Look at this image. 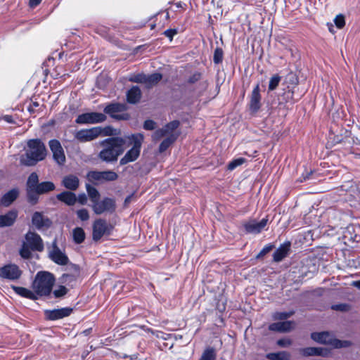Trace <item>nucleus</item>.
<instances>
[{
  "label": "nucleus",
  "instance_id": "26",
  "mask_svg": "<svg viewBox=\"0 0 360 360\" xmlns=\"http://www.w3.org/2000/svg\"><path fill=\"white\" fill-rule=\"evenodd\" d=\"M141 90L136 86L131 87L127 93V100L129 103L135 104L138 103L141 99Z\"/></svg>",
  "mask_w": 360,
  "mask_h": 360
},
{
  "label": "nucleus",
  "instance_id": "25",
  "mask_svg": "<svg viewBox=\"0 0 360 360\" xmlns=\"http://www.w3.org/2000/svg\"><path fill=\"white\" fill-rule=\"evenodd\" d=\"M57 199L63 202L68 205H73L77 201V197L75 193L70 191H63L56 196Z\"/></svg>",
  "mask_w": 360,
  "mask_h": 360
},
{
  "label": "nucleus",
  "instance_id": "7",
  "mask_svg": "<svg viewBox=\"0 0 360 360\" xmlns=\"http://www.w3.org/2000/svg\"><path fill=\"white\" fill-rule=\"evenodd\" d=\"M112 227L103 219H96L93 224L92 238L94 241L99 240L103 236L110 235Z\"/></svg>",
  "mask_w": 360,
  "mask_h": 360
},
{
  "label": "nucleus",
  "instance_id": "32",
  "mask_svg": "<svg viewBox=\"0 0 360 360\" xmlns=\"http://www.w3.org/2000/svg\"><path fill=\"white\" fill-rule=\"evenodd\" d=\"M217 351L214 347H208L202 352L199 360H216Z\"/></svg>",
  "mask_w": 360,
  "mask_h": 360
},
{
  "label": "nucleus",
  "instance_id": "12",
  "mask_svg": "<svg viewBox=\"0 0 360 360\" xmlns=\"http://www.w3.org/2000/svg\"><path fill=\"white\" fill-rule=\"evenodd\" d=\"M49 146L53 153V160L59 165H63L65 162L66 159L64 150L60 141L56 139L50 140Z\"/></svg>",
  "mask_w": 360,
  "mask_h": 360
},
{
  "label": "nucleus",
  "instance_id": "59",
  "mask_svg": "<svg viewBox=\"0 0 360 360\" xmlns=\"http://www.w3.org/2000/svg\"><path fill=\"white\" fill-rule=\"evenodd\" d=\"M41 0H30V6L32 8H34L41 3Z\"/></svg>",
  "mask_w": 360,
  "mask_h": 360
},
{
  "label": "nucleus",
  "instance_id": "15",
  "mask_svg": "<svg viewBox=\"0 0 360 360\" xmlns=\"http://www.w3.org/2000/svg\"><path fill=\"white\" fill-rule=\"evenodd\" d=\"M127 110V105L124 103H110L105 106L104 112L109 115L110 117L117 120L127 119L128 115H120L117 113L124 112Z\"/></svg>",
  "mask_w": 360,
  "mask_h": 360
},
{
  "label": "nucleus",
  "instance_id": "60",
  "mask_svg": "<svg viewBox=\"0 0 360 360\" xmlns=\"http://www.w3.org/2000/svg\"><path fill=\"white\" fill-rule=\"evenodd\" d=\"M3 119L8 123H13L14 122L13 117L11 115H5L3 117Z\"/></svg>",
  "mask_w": 360,
  "mask_h": 360
},
{
  "label": "nucleus",
  "instance_id": "42",
  "mask_svg": "<svg viewBox=\"0 0 360 360\" xmlns=\"http://www.w3.org/2000/svg\"><path fill=\"white\" fill-rule=\"evenodd\" d=\"M293 314L292 311L290 312H276L274 314L273 319L274 320H285Z\"/></svg>",
  "mask_w": 360,
  "mask_h": 360
},
{
  "label": "nucleus",
  "instance_id": "29",
  "mask_svg": "<svg viewBox=\"0 0 360 360\" xmlns=\"http://www.w3.org/2000/svg\"><path fill=\"white\" fill-rule=\"evenodd\" d=\"M99 129L98 137L99 136H117L120 134V130L115 129L110 126H107L105 127H96Z\"/></svg>",
  "mask_w": 360,
  "mask_h": 360
},
{
  "label": "nucleus",
  "instance_id": "22",
  "mask_svg": "<svg viewBox=\"0 0 360 360\" xmlns=\"http://www.w3.org/2000/svg\"><path fill=\"white\" fill-rule=\"evenodd\" d=\"M294 323L292 321H283L274 323L269 325V329L271 331L285 333L291 330Z\"/></svg>",
  "mask_w": 360,
  "mask_h": 360
},
{
  "label": "nucleus",
  "instance_id": "40",
  "mask_svg": "<svg viewBox=\"0 0 360 360\" xmlns=\"http://www.w3.org/2000/svg\"><path fill=\"white\" fill-rule=\"evenodd\" d=\"M31 250L30 248L24 243L20 250V255L24 259H29L32 256Z\"/></svg>",
  "mask_w": 360,
  "mask_h": 360
},
{
  "label": "nucleus",
  "instance_id": "16",
  "mask_svg": "<svg viewBox=\"0 0 360 360\" xmlns=\"http://www.w3.org/2000/svg\"><path fill=\"white\" fill-rule=\"evenodd\" d=\"M55 188L56 187H55L54 184L51 181L41 182V183L39 184L38 186L36 188V189L34 191L33 198H34L35 199L30 198V200L28 201L30 203L34 205L38 201V195H39L44 194L49 191H52L55 189Z\"/></svg>",
  "mask_w": 360,
  "mask_h": 360
},
{
  "label": "nucleus",
  "instance_id": "8",
  "mask_svg": "<svg viewBox=\"0 0 360 360\" xmlns=\"http://www.w3.org/2000/svg\"><path fill=\"white\" fill-rule=\"evenodd\" d=\"M95 214H102L104 212L112 213L116 209L115 201L112 198H105L102 200H97L91 205Z\"/></svg>",
  "mask_w": 360,
  "mask_h": 360
},
{
  "label": "nucleus",
  "instance_id": "41",
  "mask_svg": "<svg viewBox=\"0 0 360 360\" xmlns=\"http://www.w3.org/2000/svg\"><path fill=\"white\" fill-rule=\"evenodd\" d=\"M245 162V159L243 158H239L235 160H233L231 162H230L227 166L228 169L229 170H233L237 167L243 165Z\"/></svg>",
  "mask_w": 360,
  "mask_h": 360
},
{
  "label": "nucleus",
  "instance_id": "53",
  "mask_svg": "<svg viewBox=\"0 0 360 360\" xmlns=\"http://www.w3.org/2000/svg\"><path fill=\"white\" fill-rule=\"evenodd\" d=\"M155 122L153 120H146L143 124V128L146 130H153L155 128Z\"/></svg>",
  "mask_w": 360,
  "mask_h": 360
},
{
  "label": "nucleus",
  "instance_id": "36",
  "mask_svg": "<svg viewBox=\"0 0 360 360\" xmlns=\"http://www.w3.org/2000/svg\"><path fill=\"white\" fill-rule=\"evenodd\" d=\"M73 239L77 243H82L85 239V233L82 228L77 227L73 230Z\"/></svg>",
  "mask_w": 360,
  "mask_h": 360
},
{
  "label": "nucleus",
  "instance_id": "19",
  "mask_svg": "<svg viewBox=\"0 0 360 360\" xmlns=\"http://www.w3.org/2000/svg\"><path fill=\"white\" fill-rule=\"evenodd\" d=\"M32 224L38 229L44 227H49L51 225V221L47 217H45L42 213L35 212L32 218Z\"/></svg>",
  "mask_w": 360,
  "mask_h": 360
},
{
  "label": "nucleus",
  "instance_id": "10",
  "mask_svg": "<svg viewBox=\"0 0 360 360\" xmlns=\"http://www.w3.org/2000/svg\"><path fill=\"white\" fill-rule=\"evenodd\" d=\"M22 271L15 264H8L0 267V278L9 281H16L22 275Z\"/></svg>",
  "mask_w": 360,
  "mask_h": 360
},
{
  "label": "nucleus",
  "instance_id": "35",
  "mask_svg": "<svg viewBox=\"0 0 360 360\" xmlns=\"http://www.w3.org/2000/svg\"><path fill=\"white\" fill-rule=\"evenodd\" d=\"M86 187L88 195L89 196L92 204L98 200L100 198V194L97 189L89 184H86Z\"/></svg>",
  "mask_w": 360,
  "mask_h": 360
},
{
  "label": "nucleus",
  "instance_id": "47",
  "mask_svg": "<svg viewBox=\"0 0 360 360\" xmlns=\"http://www.w3.org/2000/svg\"><path fill=\"white\" fill-rule=\"evenodd\" d=\"M165 136H168V134L167 133L166 129H165V128L163 127L160 129L155 131L153 135V138L154 140H159Z\"/></svg>",
  "mask_w": 360,
  "mask_h": 360
},
{
  "label": "nucleus",
  "instance_id": "6",
  "mask_svg": "<svg viewBox=\"0 0 360 360\" xmlns=\"http://www.w3.org/2000/svg\"><path fill=\"white\" fill-rule=\"evenodd\" d=\"M49 257L54 263L64 266L68 264L69 259L64 252L57 245V240L55 238L51 247L48 248Z\"/></svg>",
  "mask_w": 360,
  "mask_h": 360
},
{
  "label": "nucleus",
  "instance_id": "9",
  "mask_svg": "<svg viewBox=\"0 0 360 360\" xmlns=\"http://www.w3.org/2000/svg\"><path fill=\"white\" fill-rule=\"evenodd\" d=\"M106 120V116L101 112H91L81 114L75 120L79 124L101 123Z\"/></svg>",
  "mask_w": 360,
  "mask_h": 360
},
{
  "label": "nucleus",
  "instance_id": "4",
  "mask_svg": "<svg viewBox=\"0 0 360 360\" xmlns=\"http://www.w3.org/2000/svg\"><path fill=\"white\" fill-rule=\"evenodd\" d=\"M55 283L53 275L48 271H39L32 283V289L37 295H49Z\"/></svg>",
  "mask_w": 360,
  "mask_h": 360
},
{
  "label": "nucleus",
  "instance_id": "14",
  "mask_svg": "<svg viewBox=\"0 0 360 360\" xmlns=\"http://www.w3.org/2000/svg\"><path fill=\"white\" fill-rule=\"evenodd\" d=\"M268 223L267 218H263L257 221L255 219H251L243 224L244 229L248 233L258 234L266 226Z\"/></svg>",
  "mask_w": 360,
  "mask_h": 360
},
{
  "label": "nucleus",
  "instance_id": "18",
  "mask_svg": "<svg viewBox=\"0 0 360 360\" xmlns=\"http://www.w3.org/2000/svg\"><path fill=\"white\" fill-rule=\"evenodd\" d=\"M249 106L250 110L254 112H257L261 107V95L259 84L255 86L252 91Z\"/></svg>",
  "mask_w": 360,
  "mask_h": 360
},
{
  "label": "nucleus",
  "instance_id": "23",
  "mask_svg": "<svg viewBox=\"0 0 360 360\" xmlns=\"http://www.w3.org/2000/svg\"><path fill=\"white\" fill-rule=\"evenodd\" d=\"M62 184L67 189L75 191L79 186V180L75 175L70 174L63 179Z\"/></svg>",
  "mask_w": 360,
  "mask_h": 360
},
{
  "label": "nucleus",
  "instance_id": "1",
  "mask_svg": "<svg viewBox=\"0 0 360 360\" xmlns=\"http://www.w3.org/2000/svg\"><path fill=\"white\" fill-rule=\"evenodd\" d=\"M127 139L123 137L108 138L100 142L103 148L98 153V158L105 162H113L125 150Z\"/></svg>",
  "mask_w": 360,
  "mask_h": 360
},
{
  "label": "nucleus",
  "instance_id": "48",
  "mask_svg": "<svg viewBox=\"0 0 360 360\" xmlns=\"http://www.w3.org/2000/svg\"><path fill=\"white\" fill-rule=\"evenodd\" d=\"M27 110L30 113H36L40 110V105L37 101L32 102L27 107Z\"/></svg>",
  "mask_w": 360,
  "mask_h": 360
},
{
  "label": "nucleus",
  "instance_id": "46",
  "mask_svg": "<svg viewBox=\"0 0 360 360\" xmlns=\"http://www.w3.org/2000/svg\"><path fill=\"white\" fill-rule=\"evenodd\" d=\"M77 215L82 221H86L89 219V214L86 209H81L77 212Z\"/></svg>",
  "mask_w": 360,
  "mask_h": 360
},
{
  "label": "nucleus",
  "instance_id": "11",
  "mask_svg": "<svg viewBox=\"0 0 360 360\" xmlns=\"http://www.w3.org/2000/svg\"><path fill=\"white\" fill-rule=\"evenodd\" d=\"M99 129L96 127L90 129H83L75 132V138L79 142L92 141L98 138Z\"/></svg>",
  "mask_w": 360,
  "mask_h": 360
},
{
  "label": "nucleus",
  "instance_id": "50",
  "mask_svg": "<svg viewBox=\"0 0 360 360\" xmlns=\"http://www.w3.org/2000/svg\"><path fill=\"white\" fill-rule=\"evenodd\" d=\"M68 292L67 288L65 286H60L58 289L53 291V295L56 297H60L65 295Z\"/></svg>",
  "mask_w": 360,
  "mask_h": 360
},
{
  "label": "nucleus",
  "instance_id": "57",
  "mask_svg": "<svg viewBox=\"0 0 360 360\" xmlns=\"http://www.w3.org/2000/svg\"><path fill=\"white\" fill-rule=\"evenodd\" d=\"M77 200H78L80 204L84 205L87 202V197L85 193H82L78 195Z\"/></svg>",
  "mask_w": 360,
  "mask_h": 360
},
{
  "label": "nucleus",
  "instance_id": "17",
  "mask_svg": "<svg viewBox=\"0 0 360 360\" xmlns=\"http://www.w3.org/2000/svg\"><path fill=\"white\" fill-rule=\"evenodd\" d=\"M72 311V308L65 307L53 310H46L45 315L47 319L54 321L70 316Z\"/></svg>",
  "mask_w": 360,
  "mask_h": 360
},
{
  "label": "nucleus",
  "instance_id": "61",
  "mask_svg": "<svg viewBox=\"0 0 360 360\" xmlns=\"http://www.w3.org/2000/svg\"><path fill=\"white\" fill-rule=\"evenodd\" d=\"M353 285L357 287L358 288H360V281H354Z\"/></svg>",
  "mask_w": 360,
  "mask_h": 360
},
{
  "label": "nucleus",
  "instance_id": "56",
  "mask_svg": "<svg viewBox=\"0 0 360 360\" xmlns=\"http://www.w3.org/2000/svg\"><path fill=\"white\" fill-rule=\"evenodd\" d=\"M177 33L176 30L169 29L165 31L164 34L166 37H169L171 40L173 37Z\"/></svg>",
  "mask_w": 360,
  "mask_h": 360
},
{
  "label": "nucleus",
  "instance_id": "3",
  "mask_svg": "<svg viewBox=\"0 0 360 360\" xmlns=\"http://www.w3.org/2000/svg\"><path fill=\"white\" fill-rule=\"evenodd\" d=\"M123 138L127 139L125 147L130 146L132 147L120 159V164L121 165L134 162L139 158L144 137L141 134H135Z\"/></svg>",
  "mask_w": 360,
  "mask_h": 360
},
{
  "label": "nucleus",
  "instance_id": "54",
  "mask_svg": "<svg viewBox=\"0 0 360 360\" xmlns=\"http://www.w3.org/2000/svg\"><path fill=\"white\" fill-rule=\"evenodd\" d=\"M292 344V341L290 339L283 338L280 339L277 341V345L281 347H287Z\"/></svg>",
  "mask_w": 360,
  "mask_h": 360
},
{
  "label": "nucleus",
  "instance_id": "28",
  "mask_svg": "<svg viewBox=\"0 0 360 360\" xmlns=\"http://www.w3.org/2000/svg\"><path fill=\"white\" fill-rule=\"evenodd\" d=\"M12 288L13 290L19 295L29 298L31 300H36L37 296L34 291H32L27 288H23V287H18V286H13Z\"/></svg>",
  "mask_w": 360,
  "mask_h": 360
},
{
  "label": "nucleus",
  "instance_id": "2",
  "mask_svg": "<svg viewBox=\"0 0 360 360\" xmlns=\"http://www.w3.org/2000/svg\"><path fill=\"white\" fill-rule=\"evenodd\" d=\"M46 148L44 143L38 139H30L27 143L25 153L20 157V163L25 166L35 165L45 159Z\"/></svg>",
  "mask_w": 360,
  "mask_h": 360
},
{
  "label": "nucleus",
  "instance_id": "39",
  "mask_svg": "<svg viewBox=\"0 0 360 360\" xmlns=\"http://www.w3.org/2000/svg\"><path fill=\"white\" fill-rule=\"evenodd\" d=\"M118 178L117 173L112 171L102 172V180L115 181Z\"/></svg>",
  "mask_w": 360,
  "mask_h": 360
},
{
  "label": "nucleus",
  "instance_id": "30",
  "mask_svg": "<svg viewBox=\"0 0 360 360\" xmlns=\"http://www.w3.org/2000/svg\"><path fill=\"white\" fill-rule=\"evenodd\" d=\"M266 357L269 360H290V354L285 351L269 353Z\"/></svg>",
  "mask_w": 360,
  "mask_h": 360
},
{
  "label": "nucleus",
  "instance_id": "5",
  "mask_svg": "<svg viewBox=\"0 0 360 360\" xmlns=\"http://www.w3.org/2000/svg\"><path fill=\"white\" fill-rule=\"evenodd\" d=\"M311 338L313 340L325 345H330L335 348L347 347L350 345L349 341H342L333 338V336L328 332L312 333Z\"/></svg>",
  "mask_w": 360,
  "mask_h": 360
},
{
  "label": "nucleus",
  "instance_id": "38",
  "mask_svg": "<svg viewBox=\"0 0 360 360\" xmlns=\"http://www.w3.org/2000/svg\"><path fill=\"white\" fill-rule=\"evenodd\" d=\"M179 124L180 123L179 121L174 120L168 123L167 125L164 127L165 129H166V131L168 134V136H169L170 134H174V131L178 128Z\"/></svg>",
  "mask_w": 360,
  "mask_h": 360
},
{
  "label": "nucleus",
  "instance_id": "33",
  "mask_svg": "<svg viewBox=\"0 0 360 360\" xmlns=\"http://www.w3.org/2000/svg\"><path fill=\"white\" fill-rule=\"evenodd\" d=\"M176 135L170 134L165 139L159 146V151L160 153L165 152L176 139Z\"/></svg>",
  "mask_w": 360,
  "mask_h": 360
},
{
  "label": "nucleus",
  "instance_id": "31",
  "mask_svg": "<svg viewBox=\"0 0 360 360\" xmlns=\"http://www.w3.org/2000/svg\"><path fill=\"white\" fill-rule=\"evenodd\" d=\"M300 353L303 356H325L323 353V349L321 348L318 347H307L300 349Z\"/></svg>",
  "mask_w": 360,
  "mask_h": 360
},
{
  "label": "nucleus",
  "instance_id": "58",
  "mask_svg": "<svg viewBox=\"0 0 360 360\" xmlns=\"http://www.w3.org/2000/svg\"><path fill=\"white\" fill-rule=\"evenodd\" d=\"M284 96L286 97V101L287 102L290 101V100H292L291 101L292 103L295 102V100L292 98V96H293V91H288L285 92Z\"/></svg>",
  "mask_w": 360,
  "mask_h": 360
},
{
  "label": "nucleus",
  "instance_id": "62",
  "mask_svg": "<svg viewBox=\"0 0 360 360\" xmlns=\"http://www.w3.org/2000/svg\"><path fill=\"white\" fill-rule=\"evenodd\" d=\"M130 198H131V197H130V196L127 197V198L125 199V203H127V202H129Z\"/></svg>",
  "mask_w": 360,
  "mask_h": 360
},
{
  "label": "nucleus",
  "instance_id": "21",
  "mask_svg": "<svg viewBox=\"0 0 360 360\" xmlns=\"http://www.w3.org/2000/svg\"><path fill=\"white\" fill-rule=\"evenodd\" d=\"M18 217V212L15 210H10L5 214L0 215V228L11 226L14 224Z\"/></svg>",
  "mask_w": 360,
  "mask_h": 360
},
{
  "label": "nucleus",
  "instance_id": "44",
  "mask_svg": "<svg viewBox=\"0 0 360 360\" xmlns=\"http://www.w3.org/2000/svg\"><path fill=\"white\" fill-rule=\"evenodd\" d=\"M146 75L144 74H138L129 78V81L136 83L146 84Z\"/></svg>",
  "mask_w": 360,
  "mask_h": 360
},
{
  "label": "nucleus",
  "instance_id": "13",
  "mask_svg": "<svg viewBox=\"0 0 360 360\" xmlns=\"http://www.w3.org/2000/svg\"><path fill=\"white\" fill-rule=\"evenodd\" d=\"M25 243L32 251L41 252L44 250V243L41 238L34 232L28 231L26 233Z\"/></svg>",
  "mask_w": 360,
  "mask_h": 360
},
{
  "label": "nucleus",
  "instance_id": "45",
  "mask_svg": "<svg viewBox=\"0 0 360 360\" xmlns=\"http://www.w3.org/2000/svg\"><path fill=\"white\" fill-rule=\"evenodd\" d=\"M336 27L339 29L342 28L345 25V17L343 15H338L334 19Z\"/></svg>",
  "mask_w": 360,
  "mask_h": 360
},
{
  "label": "nucleus",
  "instance_id": "43",
  "mask_svg": "<svg viewBox=\"0 0 360 360\" xmlns=\"http://www.w3.org/2000/svg\"><path fill=\"white\" fill-rule=\"evenodd\" d=\"M223 60V51L220 48H217L214 50L213 60L216 64L220 63Z\"/></svg>",
  "mask_w": 360,
  "mask_h": 360
},
{
  "label": "nucleus",
  "instance_id": "34",
  "mask_svg": "<svg viewBox=\"0 0 360 360\" xmlns=\"http://www.w3.org/2000/svg\"><path fill=\"white\" fill-rule=\"evenodd\" d=\"M162 78L160 73H154L150 75H146V85L150 88L157 84Z\"/></svg>",
  "mask_w": 360,
  "mask_h": 360
},
{
  "label": "nucleus",
  "instance_id": "52",
  "mask_svg": "<svg viewBox=\"0 0 360 360\" xmlns=\"http://www.w3.org/2000/svg\"><path fill=\"white\" fill-rule=\"evenodd\" d=\"M331 309L335 311H345L349 309V305L346 304H339L332 305Z\"/></svg>",
  "mask_w": 360,
  "mask_h": 360
},
{
  "label": "nucleus",
  "instance_id": "27",
  "mask_svg": "<svg viewBox=\"0 0 360 360\" xmlns=\"http://www.w3.org/2000/svg\"><path fill=\"white\" fill-rule=\"evenodd\" d=\"M18 196V191L12 189L5 193L1 198V204L5 207L9 206Z\"/></svg>",
  "mask_w": 360,
  "mask_h": 360
},
{
  "label": "nucleus",
  "instance_id": "37",
  "mask_svg": "<svg viewBox=\"0 0 360 360\" xmlns=\"http://www.w3.org/2000/svg\"><path fill=\"white\" fill-rule=\"evenodd\" d=\"M281 77L278 75H273L270 80L269 84V90L273 91L278 86L280 82H281Z\"/></svg>",
  "mask_w": 360,
  "mask_h": 360
},
{
  "label": "nucleus",
  "instance_id": "24",
  "mask_svg": "<svg viewBox=\"0 0 360 360\" xmlns=\"http://www.w3.org/2000/svg\"><path fill=\"white\" fill-rule=\"evenodd\" d=\"M290 250V243L283 244L274 252L273 259L276 262L282 261L285 257H287Z\"/></svg>",
  "mask_w": 360,
  "mask_h": 360
},
{
  "label": "nucleus",
  "instance_id": "20",
  "mask_svg": "<svg viewBox=\"0 0 360 360\" xmlns=\"http://www.w3.org/2000/svg\"><path fill=\"white\" fill-rule=\"evenodd\" d=\"M39 177L37 173L32 172L28 177L27 181V196L28 200L30 198H33L34 193L36 189V188L39 185Z\"/></svg>",
  "mask_w": 360,
  "mask_h": 360
},
{
  "label": "nucleus",
  "instance_id": "51",
  "mask_svg": "<svg viewBox=\"0 0 360 360\" xmlns=\"http://www.w3.org/2000/svg\"><path fill=\"white\" fill-rule=\"evenodd\" d=\"M274 248V245L271 244L266 245L264 246L262 250L259 252V253L257 255V257L259 258L269 252Z\"/></svg>",
  "mask_w": 360,
  "mask_h": 360
},
{
  "label": "nucleus",
  "instance_id": "49",
  "mask_svg": "<svg viewBox=\"0 0 360 360\" xmlns=\"http://www.w3.org/2000/svg\"><path fill=\"white\" fill-rule=\"evenodd\" d=\"M87 176L90 180L101 181L102 180V172H90Z\"/></svg>",
  "mask_w": 360,
  "mask_h": 360
},
{
  "label": "nucleus",
  "instance_id": "63",
  "mask_svg": "<svg viewBox=\"0 0 360 360\" xmlns=\"http://www.w3.org/2000/svg\"><path fill=\"white\" fill-rule=\"evenodd\" d=\"M309 175H310V174H308L307 176L304 177V179L306 180V179H309Z\"/></svg>",
  "mask_w": 360,
  "mask_h": 360
},
{
  "label": "nucleus",
  "instance_id": "55",
  "mask_svg": "<svg viewBox=\"0 0 360 360\" xmlns=\"http://www.w3.org/2000/svg\"><path fill=\"white\" fill-rule=\"evenodd\" d=\"M200 77H201V74L199 72H195L189 77L188 82L191 84H193V83L198 82V80H200Z\"/></svg>",
  "mask_w": 360,
  "mask_h": 360
}]
</instances>
